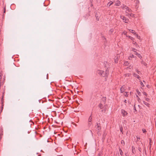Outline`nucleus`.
<instances>
[{"label": "nucleus", "instance_id": "15", "mask_svg": "<svg viewBox=\"0 0 156 156\" xmlns=\"http://www.w3.org/2000/svg\"><path fill=\"white\" fill-rule=\"evenodd\" d=\"M135 57L134 55L133 54H131L129 57V60H130V58H134Z\"/></svg>", "mask_w": 156, "mask_h": 156}, {"label": "nucleus", "instance_id": "1", "mask_svg": "<svg viewBox=\"0 0 156 156\" xmlns=\"http://www.w3.org/2000/svg\"><path fill=\"white\" fill-rule=\"evenodd\" d=\"M120 18L121 19H122L124 21V22H125V23H128L129 20L128 19L126 18V17L122 16H120Z\"/></svg>", "mask_w": 156, "mask_h": 156}, {"label": "nucleus", "instance_id": "2", "mask_svg": "<svg viewBox=\"0 0 156 156\" xmlns=\"http://www.w3.org/2000/svg\"><path fill=\"white\" fill-rule=\"evenodd\" d=\"M100 124L97 123L96 125V127L97 129L98 132H99L101 129V127L100 126Z\"/></svg>", "mask_w": 156, "mask_h": 156}, {"label": "nucleus", "instance_id": "22", "mask_svg": "<svg viewBox=\"0 0 156 156\" xmlns=\"http://www.w3.org/2000/svg\"><path fill=\"white\" fill-rule=\"evenodd\" d=\"M126 11H127L128 12H130L131 11V10L129 8H128L126 10Z\"/></svg>", "mask_w": 156, "mask_h": 156}, {"label": "nucleus", "instance_id": "28", "mask_svg": "<svg viewBox=\"0 0 156 156\" xmlns=\"http://www.w3.org/2000/svg\"><path fill=\"white\" fill-rule=\"evenodd\" d=\"M129 16L133 17H134V15L132 13H130L129 14Z\"/></svg>", "mask_w": 156, "mask_h": 156}, {"label": "nucleus", "instance_id": "40", "mask_svg": "<svg viewBox=\"0 0 156 156\" xmlns=\"http://www.w3.org/2000/svg\"><path fill=\"white\" fill-rule=\"evenodd\" d=\"M137 140H140V138L139 137H137Z\"/></svg>", "mask_w": 156, "mask_h": 156}, {"label": "nucleus", "instance_id": "6", "mask_svg": "<svg viewBox=\"0 0 156 156\" xmlns=\"http://www.w3.org/2000/svg\"><path fill=\"white\" fill-rule=\"evenodd\" d=\"M115 5L117 6H119L120 4V2L119 0H115Z\"/></svg>", "mask_w": 156, "mask_h": 156}, {"label": "nucleus", "instance_id": "23", "mask_svg": "<svg viewBox=\"0 0 156 156\" xmlns=\"http://www.w3.org/2000/svg\"><path fill=\"white\" fill-rule=\"evenodd\" d=\"M113 32V29H111L109 31V33L110 34H112Z\"/></svg>", "mask_w": 156, "mask_h": 156}, {"label": "nucleus", "instance_id": "13", "mask_svg": "<svg viewBox=\"0 0 156 156\" xmlns=\"http://www.w3.org/2000/svg\"><path fill=\"white\" fill-rule=\"evenodd\" d=\"M141 63L142 64H143L145 66H146L147 65V63L145 62H144L143 61H141Z\"/></svg>", "mask_w": 156, "mask_h": 156}, {"label": "nucleus", "instance_id": "19", "mask_svg": "<svg viewBox=\"0 0 156 156\" xmlns=\"http://www.w3.org/2000/svg\"><path fill=\"white\" fill-rule=\"evenodd\" d=\"M119 152H120V154L121 155H122V154H123V152H122V150L121 149H120L119 150Z\"/></svg>", "mask_w": 156, "mask_h": 156}, {"label": "nucleus", "instance_id": "46", "mask_svg": "<svg viewBox=\"0 0 156 156\" xmlns=\"http://www.w3.org/2000/svg\"><path fill=\"white\" fill-rule=\"evenodd\" d=\"M5 9L4 11V13H5Z\"/></svg>", "mask_w": 156, "mask_h": 156}, {"label": "nucleus", "instance_id": "27", "mask_svg": "<svg viewBox=\"0 0 156 156\" xmlns=\"http://www.w3.org/2000/svg\"><path fill=\"white\" fill-rule=\"evenodd\" d=\"M128 64V63L127 61L125 62H124V65L125 66H127Z\"/></svg>", "mask_w": 156, "mask_h": 156}, {"label": "nucleus", "instance_id": "54", "mask_svg": "<svg viewBox=\"0 0 156 156\" xmlns=\"http://www.w3.org/2000/svg\"><path fill=\"white\" fill-rule=\"evenodd\" d=\"M104 38L105 39V37H104Z\"/></svg>", "mask_w": 156, "mask_h": 156}, {"label": "nucleus", "instance_id": "17", "mask_svg": "<svg viewBox=\"0 0 156 156\" xmlns=\"http://www.w3.org/2000/svg\"><path fill=\"white\" fill-rule=\"evenodd\" d=\"M137 50L136 49H135V48H133L132 49V51H133L134 52H135V53H136V51H137Z\"/></svg>", "mask_w": 156, "mask_h": 156}, {"label": "nucleus", "instance_id": "55", "mask_svg": "<svg viewBox=\"0 0 156 156\" xmlns=\"http://www.w3.org/2000/svg\"><path fill=\"white\" fill-rule=\"evenodd\" d=\"M135 110H136V109H135Z\"/></svg>", "mask_w": 156, "mask_h": 156}, {"label": "nucleus", "instance_id": "49", "mask_svg": "<svg viewBox=\"0 0 156 156\" xmlns=\"http://www.w3.org/2000/svg\"><path fill=\"white\" fill-rule=\"evenodd\" d=\"M134 148V147L133 146H132V149H133V148Z\"/></svg>", "mask_w": 156, "mask_h": 156}, {"label": "nucleus", "instance_id": "45", "mask_svg": "<svg viewBox=\"0 0 156 156\" xmlns=\"http://www.w3.org/2000/svg\"><path fill=\"white\" fill-rule=\"evenodd\" d=\"M100 153H99V154H98V156H100Z\"/></svg>", "mask_w": 156, "mask_h": 156}, {"label": "nucleus", "instance_id": "14", "mask_svg": "<svg viewBox=\"0 0 156 156\" xmlns=\"http://www.w3.org/2000/svg\"><path fill=\"white\" fill-rule=\"evenodd\" d=\"M136 91L137 92V94H138L139 95V96H140L141 95V94H140V92H139V90H138V89H136Z\"/></svg>", "mask_w": 156, "mask_h": 156}, {"label": "nucleus", "instance_id": "3", "mask_svg": "<svg viewBox=\"0 0 156 156\" xmlns=\"http://www.w3.org/2000/svg\"><path fill=\"white\" fill-rule=\"evenodd\" d=\"M121 113H122V115L123 116H125L127 114V112H126L124 110H123V109H122L121 110Z\"/></svg>", "mask_w": 156, "mask_h": 156}, {"label": "nucleus", "instance_id": "38", "mask_svg": "<svg viewBox=\"0 0 156 156\" xmlns=\"http://www.w3.org/2000/svg\"><path fill=\"white\" fill-rule=\"evenodd\" d=\"M135 1L136 2V3H137L138 4V3H139V1H138V0H136Z\"/></svg>", "mask_w": 156, "mask_h": 156}, {"label": "nucleus", "instance_id": "12", "mask_svg": "<svg viewBox=\"0 0 156 156\" xmlns=\"http://www.w3.org/2000/svg\"><path fill=\"white\" fill-rule=\"evenodd\" d=\"M143 103L146 106H148V107H149V105L150 104H148V103L145 102L144 101H143Z\"/></svg>", "mask_w": 156, "mask_h": 156}, {"label": "nucleus", "instance_id": "34", "mask_svg": "<svg viewBox=\"0 0 156 156\" xmlns=\"http://www.w3.org/2000/svg\"><path fill=\"white\" fill-rule=\"evenodd\" d=\"M143 94L145 95H146V96H147V94L145 92H143Z\"/></svg>", "mask_w": 156, "mask_h": 156}, {"label": "nucleus", "instance_id": "48", "mask_svg": "<svg viewBox=\"0 0 156 156\" xmlns=\"http://www.w3.org/2000/svg\"><path fill=\"white\" fill-rule=\"evenodd\" d=\"M88 125L90 126V124L89 123V124H88Z\"/></svg>", "mask_w": 156, "mask_h": 156}, {"label": "nucleus", "instance_id": "58", "mask_svg": "<svg viewBox=\"0 0 156 156\" xmlns=\"http://www.w3.org/2000/svg\"><path fill=\"white\" fill-rule=\"evenodd\" d=\"M132 150L133 151V149Z\"/></svg>", "mask_w": 156, "mask_h": 156}, {"label": "nucleus", "instance_id": "42", "mask_svg": "<svg viewBox=\"0 0 156 156\" xmlns=\"http://www.w3.org/2000/svg\"><path fill=\"white\" fill-rule=\"evenodd\" d=\"M136 72L137 73H138V74H139V73H140V71H138V70H137V71H136Z\"/></svg>", "mask_w": 156, "mask_h": 156}, {"label": "nucleus", "instance_id": "59", "mask_svg": "<svg viewBox=\"0 0 156 156\" xmlns=\"http://www.w3.org/2000/svg\"><path fill=\"white\" fill-rule=\"evenodd\" d=\"M0 83H1V82H0Z\"/></svg>", "mask_w": 156, "mask_h": 156}, {"label": "nucleus", "instance_id": "8", "mask_svg": "<svg viewBox=\"0 0 156 156\" xmlns=\"http://www.w3.org/2000/svg\"><path fill=\"white\" fill-rule=\"evenodd\" d=\"M113 3V2H112V1L109 2L107 5V7H109L110 5H112Z\"/></svg>", "mask_w": 156, "mask_h": 156}, {"label": "nucleus", "instance_id": "10", "mask_svg": "<svg viewBox=\"0 0 156 156\" xmlns=\"http://www.w3.org/2000/svg\"><path fill=\"white\" fill-rule=\"evenodd\" d=\"M129 30L133 34H136V33L135 32V31L133 30L129 29Z\"/></svg>", "mask_w": 156, "mask_h": 156}, {"label": "nucleus", "instance_id": "43", "mask_svg": "<svg viewBox=\"0 0 156 156\" xmlns=\"http://www.w3.org/2000/svg\"><path fill=\"white\" fill-rule=\"evenodd\" d=\"M103 111H104V112H105V109L102 110V112H103Z\"/></svg>", "mask_w": 156, "mask_h": 156}, {"label": "nucleus", "instance_id": "21", "mask_svg": "<svg viewBox=\"0 0 156 156\" xmlns=\"http://www.w3.org/2000/svg\"><path fill=\"white\" fill-rule=\"evenodd\" d=\"M92 117H91V116H90L89 117V119H88V122H91V120H92Z\"/></svg>", "mask_w": 156, "mask_h": 156}, {"label": "nucleus", "instance_id": "56", "mask_svg": "<svg viewBox=\"0 0 156 156\" xmlns=\"http://www.w3.org/2000/svg\"><path fill=\"white\" fill-rule=\"evenodd\" d=\"M147 87H148V86L147 85Z\"/></svg>", "mask_w": 156, "mask_h": 156}, {"label": "nucleus", "instance_id": "52", "mask_svg": "<svg viewBox=\"0 0 156 156\" xmlns=\"http://www.w3.org/2000/svg\"><path fill=\"white\" fill-rule=\"evenodd\" d=\"M127 75H128V76H129V74H127Z\"/></svg>", "mask_w": 156, "mask_h": 156}, {"label": "nucleus", "instance_id": "24", "mask_svg": "<svg viewBox=\"0 0 156 156\" xmlns=\"http://www.w3.org/2000/svg\"><path fill=\"white\" fill-rule=\"evenodd\" d=\"M128 7H127V6H124L123 7V9H126L127 10V9L128 8Z\"/></svg>", "mask_w": 156, "mask_h": 156}, {"label": "nucleus", "instance_id": "30", "mask_svg": "<svg viewBox=\"0 0 156 156\" xmlns=\"http://www.w3.org/2000/svg\"><path fill=\"white\" fill-rule=\"evenodd\" d=\"M135 35L136 36V37L137 38L140 39V36H138V35L136 34H135Z\"/></svg>", "mask_w": 156, "mask_h": 156}, {"label": "nucleus", "instance_id": "9", "mask_svg": "<svg viewBox=\"0 0 156 156\" xmlns=\"http://www.w3.org/2000/svg\"><path fill=\"white\" fill-rule=\"evenodd\" d=\"M135 54L137 55L140 59H141L142 58L141 55L140 54L136 52V53H135Z\"/></svg>", "mask_w": 156, "mask_h": 156}, {"label": "nucleus", "instance_id": "37", "mask_svg": "<svg viewBox=\"0 0 156 156\" xmlns=\"http://www.w3.org/2000/svg\"><path fill=\"white\" fill-rule=\"evenodd\" d=\"M105 73H106V74L105 75V76H107V75H108V72L107 71H106Z\"/></svg>", "mask_w": 156, "mask_h": 156}, {"label": "nucleus", "instance_id": "57", "mask_svg": "<svg viewBox=\"0 0 156 156\" xmlns=\"http://www.w3.org/2000/svg\"><path fill=\"white\" fill-rule=\"evenodd\" d=\"M147 87H148V86L147 85Z\"/></svg>", "mask_w": 156, "mask_h": 156}, {"label": "nucleus", "instance_id": "41", "mask_svg": "<svg viewBox=\"0 0 156 156\" xmlns=\"http://www.w3.org/2000/svg\"><path fill=\"white\" fill-rule=\"evenodd\" d=\"M124 102L125 103H126V100H125L124 101Z\"/></svg>", "mask_w": 156, "mask_h": 156}, {"label": "nucleus", "instance_id": "39", "mask_svg": "<svg viewBox=\"0 0 156 156\" xmlns=\"http://www.w3.org/2000/svg\"><path fill=\"white\" fill-rule=\"evenodd\" d=\"M126 16H128L130 14L127 13H128L127 12H126Z\"/></svg>", "mask_w": 156, "mask_h": 156}, {"label": "nucleus", "instance_id": "18", "mask_svg": "<svg viewBox=\"0 0 156 156\" xmlns=\"http://www.w3.org/2000/svg\"><path fill=\"white\" fill-rule=\"evenodd\" d=\"M99 107L100 108V109H102L103 108L102 107V104H100L99 105Z\"/></svg>", "mask_w": 156, "mask_h": 156}, {"label": "nucleus", "instance_id": "16", "mask_svg": "<svg viewBox=\"0 0 156 156\" xmlns=\"http://www.w3.org/2000/svg\"><path fill=\"white\" fill-rule=\"evenodd\" d=\"M126 37H128L129 38H130L132 40H133L134 39V38L133 37H131V36H128L127 35H126Z\"/></svg>", "mask_w": 156, "mask_h": 156}, {"label": "nucleus", "instance_id": "51", "mask_svg": "<svg viewBox=\"0 0 156 156\" xmlns=\"http://www.w3.org/2000/svg\"><path fill=\"white\" fill-rule=\"evenodd\" d=\"M132 58H130V60H132Z\"/></svg>", "mask_w": 156, "mask_h": 156}, {"label": "nucleus", "instance_id": "44", "mask_svg": "<svg viewBox=\"0 0 156 156\" xmlns=\"http://www.w3.org/2000/svg\"><path fill=\"white\" fill-rule=\"evenodd\" d=\"M104 107H105V108H106L107 107V105H105Z\"/></svg>", "mask_w": 156, "mask_h": 156}, {"label": "nucleus", "instance_id": "26", "mask_svg": "<svg viewBox=\"0 0 156 156\" xmlns=\"http://www.w3.org/2000/svg\"><path fill=\"white\" fill-rule=\"evenodd\" d=\"M121 144L123 145H125V142L123 140H122L121 141Z\"/></svg>", "mask_w": 156, "mask_h": 156}, {"label": "nucleus", "instance_id": "36", "mask_svg": "<svg viewBox=\"0 0 156 156\" xmlns=\"http://www.w3.org/2000/svg\"><path fill=\"white\" fill-rule=\"evenodd\" d=\"M137 100L139 102H140L141 100L140 98L139 97H138V98H137Z\"/></svg>", "mask_w": 156, "mask_h": 156}, {"label": "nucleus", "instance_id": "7", "mask_svg": "<svg viewBox=\"0 0 156 156\" xmlns=\"http://www.w3.org/2000/svg\"><path fill=\"white\" fill-rule=\"evenodd\" d=\"M97 73L100 75H102V74L104 73V71L101 70H98L97 71Z\"/></svg>", "mask_w": 156, "mask_h": 156}, {"label": "nucleus", "instance_id": "33", "mask_svg": "<svg viewBox=\"0 0 156 156\" xmlns=\"http://www.w3.org/2000/svg\"><path fill=\"white\" fill-rule=\"evenodd\" d=\"M149 141H150V143H149L150 145L151 146V139H150V138L149 139Z\"/></svg>", "mask_w": 156, "mask_h": 156}, {"label": "nucleus", "instance_id": "4", "mask_svg": "<svg viewBox=\"0 0 156 156\" xmlns=\"http://www.w3.org/2000/svg\"><path fill=\"white\" fill-rule=\"evenodd\" d=\"M119 55H117L115 58V63H117L118 62V59H119Z\"/></svg>", "mask_w": 156, "mask_h": 156}, {"label": "nucleus", "instance_id": "11", "mask_svg": "<svg viewBox=\"0 0 156 156\" xmlns=\"http://www.w3.org/2000/svg\"><path fill=\"white\" fill-rule=\"evenodd\" d=\"M133 75L136 77L138 79L140 78V76L137 74L134 73L133 74Z\"/></svg>", "mask_w": 156, "mask_h": 156}, {"label": "nucleus", "instance_id": "35", "mask_svg": "<svg viewBox=\"0 0 156 156\" xmlns=\"http://www.w3.org/2000/svg\"><path fill=\"white\" fill-rule=\"evenodd\" d=\"M140 84L142 86V87H144V85L143 83L142 82H141L140 83Z\"/></svg>", "mask_w": 156, "mask_h": 156}, {"label": "nucleus", "instance_id": "32", "mask_svg": "<svg viewBox=\"0 0 156 156\" xmlns=\"http://www.w3.org/2000/svg\"><path fill=\"white\" fill-rule=\"evenodd\" d=\"M127 32L126 31H124L123 32L122 34H124V35H126Z\"/></svg>", "mask_w": 156, "mask_h": 156}, {"label": "nucleus", "instance_id": "20", "mask_svg": "<svg viewBox=\"0 0 156 156\" xmlns=\"http://www.w3.org/2000/svg\"><path fill=\"white\" fill-rule=\"evenodd\" d=\"M124 95L126 97H128V94H127V92H125L124 93Z\"/></svg>", "mask_w": 156, "mask_h": 156}, {"label": "nucleus", "instance_id": "25", "mask_svg": "<svg viewBox=\"0 0 156 156\" xmlns=\"http://www.w3.org/2000/svg\"><path fill=\"white\" fill-rule=\"evenodd\" d=\"M120 130L121 132L122 133H123V128L122 126L120 127Z\"/></svg>", "mask_w": 156, "mask_h": 156}, {"label": "nucleus", "instance_id": "47", "mask_svg": "<svg viewBox=\"0 0 156 156\" xmlns=\"http://www.w3.org/2000/svg\"><path fill=\"white\" fill-rule=\"evenodd\" d=\"M136 97L137 98H138V97H139L138 96V95H136Z\"/></svg>", "mask_w": 156, "mask_h": 156}, {"label": "nucleus", "instance_id": "53", "mask_svg": "<svg viewBox=\"0 0 156 156\" xmlns=\"http://www.w3.org/2000/svg\"><path fill=\"white\" fill-rule=\"evenodd\" d=\"M97 20H99L98 19H97Z\"/></svg>", "mask_w": 156, "mask_h": 156}, {"label": "nucleus", "instance_id": "5", "mask_svg": "<svg viewBox=\"0 0 156 156\" xmlns=\"http://www.w3.org/2000/svg\"><path fill=\"white\" fill-rule=\"evenodd\" d=\"M125 87L124 86H122L120 88V90L121 93H123L125 90Z\"/></svg>", "mask_w": 156, "mask_h": 156}, {"label": "nucleus", "instance_id": "50", "mask_svg": "<svg viewBox=\"0 0 156 156\" xmlns=\"http://www.w3.org/2000/svg\"><path fill=\"white\" fill-rule=\"evenodd\" d=\"M134 44H137L136 42H135V43H134Z\"/></svg>", "mask_w": 156, "mask_h": 156}, {"label": "nucleus", "instance_id": "31", "mask_svg": "<svg viewBox=\"0 0 156 156\" xmlns=\"http://www.w3.org/2000/svg\"><path fill=\"white\" fill-rule=\"evenodd\" d=\"M145 98V100L147 101H149L150 100V99L149 98Z\"/></svg>", "mask_w": 156, "mask_h": 156}, {"label": "nucleus", "instance_id": "29", "mask_svg": "<svg viewBox=\"0 0 156 156\" xmlns=\"http://www.w3.org/2000/svg\"><path fill=\"white\" fill-rule=\"evenodd\" d=\"M142 131H143V132L144 133H145L146 132V131L145 129H143Z\"/></svg>", "mask_w": 156, "mask_h": 156}]
</instances>
